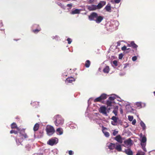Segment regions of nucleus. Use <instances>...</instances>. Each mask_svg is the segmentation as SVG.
Masks as SVG:
<instances>
[{
    "instance_id": "nucleus-1",
    "label": "nucleus",
    "mask_w": 155,
    "mask_h": 155,
    "mask_svg": "<svg viewBox=\"0 0 155 155\" xmlns=\"http://www.w3.org/2000/svg\"><path fill=\"white\" fill-rule=\"evenodd\" d=\"M17 129L18 130V131L14 130H11L10 131V133H14L15 134L19 133V137H16L15 138L16 144L18 146H19L20 145L23 146L22 143L23 141L25 139L28 138V136L25 133L24 130H20L18 129V128H17Z\"/></svg>"
},
{
    "instance_id": "nucleus-2",
    "label": "nucleus",
    "mask_w": 155,
    "mask_h": 155,
    "mask_svg": "<svg viewBox=\"0 0 155 155\" xmlns=\"http://www.w3.org/2000/svg\"><path fill=\"white\" fill-rule=\"evenodd\" d=\"M54 123L57 126L62 125L64 123V119L61 116L59 115H55L54 117Z\"/></svg>"
},
{
    "instance_id": "nucleus-3",
    "label": "nucleus",
    "mask_w": 155,
    "mask_h": 155,
    "mask_svg": "<svg viewBox=\"0 0 155 155\" xmlns=\"http://www.w3.org/2000/svg\"><path fill=\"white\" fill-rule=\"evenodd\" d=\"M99 114L98 113H94L89 117V118L91 120H93L94 122L97 124H100L101 123V120L98 116Z\"/></svg>"
},
{
    "instance_id": "nucleus-4",
    "label": "nucleus",
    "mask_w": 155,
    "mask_h": 155,
    "mask_svg": "<svg viewBox=\"0 0 155 155\" xmlns=\"http://www.w3.org/2000/svg\"><path fill=\"white\" fill-rule=\"evenodd\" d=\"M46 132L48 135L51 136L55 132L54 129L52 126H48L46 129Z\"/></svg>"
},
{
    "instance_id": "nucleus-5",
    "label": "nucleus",
    "mask_w": 155,
    "mask_h": 155,
    "mask_svg": "<svg viewBox=\"0 0 155 155\" xmlns=\"http://www.w3.org/2000/svg\"><path fill=\"white\" fill-rule=\"evenodd\" d=\"M58 142V139L56 137L52 138L49 140L47 142L48 144L53 146L54 145L56 144Z\"/></svg>"
},
{
    "instance_id": "nucleus-6",
    "label": "nucleus",
    "mask_w": 155,
    "mask_h": 155,
    "mask_svg": "<svg viewBox=\"0 0 155 155\" xmlns=\"http://www.w3.org/2000/svg\"><path fill=\"white\" fill-rule=\"evenodd\" d=\"M132 144V140L129 138L124 141V143L122 145L125 147H130Z\"/></svg>"
},
{
    "instance_id": "nucleus-7",
    "label": "nucleus",
    "mask_w": 155,
    "mask_h": 155,
    "mask_svg": "<svg viewBox=\"0 0 155 155\" xmlns=\"http://www.w3.org/2000/svg\"><path fill=\"white\" fill-rule=\"evenodd\" d=\"M97 14L95 12H93L88 16V19L90 21H95Z\"/></svg>"
},
{
    "instance_id": "nucleus-8",
    "label": "nucleus",
    "mask_w": 155,
    "mask_h": 155,
    "mask_svg": "<svg viewBox=\"0 0 155 155\" xmlns=\"http://www.w3.org/2000/svg\"><path fill=\"white\" fill-rule=\"evenodd\" d=\"M110 25L112 26V28H114V29L116 28L119 25L118 21L116 20L112 21L110 22Z\"/></svg>"
},
{
    "instance_id": "nucleus-9",
    "label": "nucleus",
    "mask_w": 155,
    "mask_h": 155,
    "mask_svg": "<svg viewBox=\"0 0 155 155\" xmlns=\"http://www.w3.org/2000/svg\"><path fill=\"white\" fill-rule=\"evenodd\" d=\"M104 18L103 16L97 14L95 21L96 23L99 24L103 20Z\"/></svg>"
},
{
    "instance_id": "nucleus-10",
    "label": "nucleus",
    "mask_w": 155,
    "mask_h": 155,
    "mask_svg": "<svg viewBox=\"0 0 155 155\" xmlns=\"http://www.w3.org/2000/svg\"><path fill=\"white\" fill-rule=\"evenodd\" d=\"M100 112L102 113L103 114L106 116H107V114L106 112V108L105 106L101 107L100 108Z\"/></svg>"
},
{
    "instance_id": "nucleus-11",
    "label": "nucleus",
    "mask_w": 155,
    "mask_h": 155,
    "mask_svg": "<svg viewBox=\"0 0 155 155\" xmlns=\"http://www.w3.org/2000/svg\"><path fill=\"white\" fill-rule=\"evenodd\" d=\"M106 2L104 1H101L96 5V7L97 9H99L101 8L104 6L105 5Z\"/></svg>"
},
{
    "instance_id": "nucleus-12",
    "label": "nucleus",
    "mask_w": 155,
    "mask_h": 155,
    "mask_svg": "<svg viewBox=\"0 0 155 155\" xmlns=\"http://www.w3.org/2000/svg\"><path fill=\"white\" fill-rule=\"evenodd\" d=\"M74 78L73 77H71L67 78L65 81V82L67 84L72 83L73 81H75Z\"/></svg>"
},
{
    "instance_id": "nucleus-13",
    "label": "nucleus",
    "mask_w": 155,
    "mask_h": 155,
    "mask_svg": "<svg viewBox=\"0 0 155 155\" xmlns=\"http://www.w3.org/2000/svg\"><path fill=\"white\" fill-rule=\"evenodd\" d=\"M81 11V9H75L74 10H72L70 14L72 15L79 14Z\"/></svg>"
},
{
    "instance_id": "nucleus-14",
    "label": "nucleus",
    "mask_w": 155,
    "mask_h": 155,
    "mask_svg": "<svg viewBox=\"0 0 155 155\" xmlns=\"http://www.w3.org/2000/svg\"><path fill=\"white\" fill-rule=\"evenodd\" d=\"M87 9L90 11H94L97 9L96 5H94L88 6Z\"/></svg>"
},
{
    "instance_id": "nucleus-15",
    "label": "nucleus",
    "mask_w": 155,
    "mask_h": 155,
    "mask_svg": "<svg viewBox=\"0 0 155 155\" xmlns=\"http://www.w3.org/2000/svg\"><path fill=\"white\" fill-rule=\"evenodd\" d=\"M114 139L119 143H122V138L120 135L117 136L115 137H114Z\"/></svg>"
},
{
    "instance_id": "nucleus-16",
    "label": "nucleus",
    "mask_w": 155,
    "mask_h": 155,
    "mask_svg": "<svg viewBox=\"0 0 155 155\" xmlns=\"http://www.w3.org/2000/svg\"><path fill=\"white\" fill-rule=\"evenodd\" d=\"M116 145V143H110L109 144L107 145V146L109 149L111 150L115 149Z\"/></svg>"
},
{
    "instance_id": "nucleus-17",
    "label": "nucleus",
    "mask_w": 155,
    "mask_h": 155,
    "mask_svg": "<svg viewBox=\"0 0 155 155\" xmlns=\"http://www.w3.org/2000/svg\"><path fill=\"white\" fill-rule=\"evenodd\" d=\"M124 152L127 155H133V151L130 149H126Z\"/></svg>"
},
{
    "instance_id": "nucleus-18",
    "label": "nucleus",
    "mask_w": 155,
    "mask_h": 155,
    "mask_svg": "<svg viewBox=\"0 0 155 155\" xmlns=\"http://www.w3.org/2000/svg\"><path fill=\"white\" fill-rule=\"evenodd\" d=\"M140 141H141V145L143 144H146L147 138L145 136H143Z\"/></svg>"
},
{
    "instance_id": "nucleus-19",
    "label": "nucleus",
    "mask_w": 155,
    "mask_h": 155,
    "mask_svg": "<svg viewBox=\"0 0 155 155\" xmlns=\"http://www.w3.org/2000/svg\"><path fill=\"white\" fill-rule=\"evenodd\" d=\"M115 149L118 151L120 152L122 151L121 146L119 144L117 143H116Z\"/></svg>"
},
{
    "instance_id": "nucleus-20",
    "label": "nucleus",
    "mask_w": 155,
    "mask_h": 155,
    "mask_svg": "<svg viewBox=\"0 0 155 155\" xmlns=\"http://www.w3.org/2000/svg\"><path fill=\"white\" fill-rule=\"evenodd\" d=\"M104 9L106 11L108 12H111V8L110 4H108L105 7Z\"/></svg>"
},
{
    "instance_id": "nucleus-21",
    "label": "nucleus",
    "mask_w": 155,
    "mask_h": 155,
    "mask_svg": "<svg viewBox=\"0 0 155 155\" xmlns=\"http://www.w3.org/2000/svg\"><path fill=\"white\" fill-rule=\"evenodd\" d=\"M140 126L142 127V129L143 130L145 131L146 129V126L145 124L142 120H141L140 123Z\"/></svg>"
},
{
    "instance_id": "nucleus-22",
    "label": "nucleus",
    "mask_w": 155,
    "mask_h": 155,
    "mask_svg": "<svg viewBox=\"0 0 155 155\" xmlns=\"http://www.w3.org/2000/svg\"><path fill=\"white\" fill-rule=\"evenodd\" d=\"M130 44L131 46L133 48H136L137 49V48L138 47V46L134 43V41H131Z\"/></svg>"
},
{
    "instance_id": "nucleus-23",
    "label": "nucleus",
    "mask_w": 155,
    "mask_h": 155,
    "mask_svg": "<svg viewBox=\"0 0 155 155\" xmlns=\"http://www.w3.org/2000/svg\"><path fill=\"white\" fill-rule=\"evenodd\" d=\"M110 70L108 66H106L103 69V71L105 73H108Z\"/></svg>"
},
{
    "instance_id": "nucleus-24",
    "label": "nucleus",
    "mask_w": 155,
    "mask_h": 155,
    "mask_svg": "<svg viewBox=\"0 0 155 155\" xmlns=\"http://www.w3.org/2000/svg\"><path fill=\"white\" fill-rule=\"evenodd\" d=\"M116 97H118V96L113 94L112 95V96L109 97V99L110 101H113L116 98Z\"/></svg>"
},
{
    "instance_id": "nucleus-25",
    "label": "nucleus",
    "mask_w": 155,
    "mask_h": 155,
    "mask_svg": "<svg viewBox=\"0 0 155 155\" xmlns=\"http://www.w3.org/2000/svg\"><path fill=\"white\" fill-rule=\"evenodd\" d=\"M107 29L109 30V31H110L111 30H112L114 29V28H112V26L111 25H110V23H108L107 24Z\"/></svg>"
},
{
    "instance_id": "nucleus-26",
    "label": "nucleus",
    "mask_w": 155,
    "mask_h": 155,
    "mask_svg": "<svg viewBox=\"0 0 155 155\" xmlns=\"http://www.w3.org/2000/svg\"><path fill=\"white\" fill-rule=\"evenodd\" d=\"M56 132L57 134L61 135L63 134V132L62 130H61L60 128L57 129Z\"/></svg>"
},
{
    "instance_id": "nucleus-27",
    "label": "nucleus",
    "mask_w": 155,
    "mask_h": 155,
    "mask_svg": "<svg viewBox=\"0 0 155 155\" xmlns=\"http://www.w3.org/2000/svg\"><path fill=\"white\" fill-rule=\"evenodd\" d=\"M39 124L38 123H36L34 125V128H33V130L34 131H37L39 128Z\"/></svg>"
},
{
    "instance_id": "nucleus-28",
    "label": "nucleus",
    "mask_w": 155,
    "mask_h": 155,
    "mask_svg": "<svg viewBox=\"0 0 155 155\" xmlns=\"http://www.w3.org/2000/svg\"><path fill=\"white\" fill-rule=\"evenodd\" d=\"M91 64V62L89 60H87L85 63V66L86 68H88L89 67Z\"/></svg>"
},
{
    "instance_id": "nucleus-29",
    "label": "nucleus",
    "mask_w": 155,
    "mask_h": 155,
    "mask_svg": "<svg viewBox=\"0 0 155 155\" xmlns=\"http://www.w3.org/2000/svg\"><path fill=\"white\" fill-rule=\"evenodd\" d=\"M25 150L28 151H30L31 149V146L29 144H27L25 146Z\"/></svg>"
},
{
    "instance_id": "nucleus-30",
    "label": "nucleus",
    "mask_w": 155,
    "mask_h": 155,
    "mask_svg": "<svg viewBox=\"0 0 155 155\" xmlns=\"http://www.w3.org/2000/svg\"><path fill=\"white\" fill-rule=\"evenodd\" d=\"M136 155H145V153L141 150H138Z\"/></svg>"
},
{
    "instance_id": "nucleus-31",
    "label": "nucleus",
    "mask_w": 155,
    "mask_h": 155,
    "mask_svg": "<svg viewBox=\"0 0 155 155\" xmlns=\"http://www.w3.org/2000/svg\"><path fill=\"white\" fill-rule=\"evenodd\" d=\"M100 97H101V100H104L106 99L107 97V95L106 94H102L100 96Z\"/></svg>"
},
{
    "instance_id": "nucleus-32",
    "label": "nucleus",
    "mask_w": 155,
    "mask_h": 155,
    "mask_svg": "<svg viewBox=\"0 0 155 155\" xmlns=\"http://www.w3.org/2000/svg\"><path fill=\"white\" fill-rule=\"evenodd\" d=\"M11 127L13 129L15 128H17V125L15 123H12L11 125Z\"/></svg>"
},
{
    "instance_id": "nucleus-33",
    "label": "nucleus",
    "mask_w": 155,
    "mask_h": 155,
    "mask_svg": "<svg viewBox=\"0 0 155 155\" xmlns=\"http://www.w3.org/2000/svg\"><path fill=\"white\" fill-rule=\"evenodd\" d=\"M136 105L137 107H139V108H140L142 107V104L141 102H137L136 103Z\"/></svg>"
},
{
    "instance_id": "nucleus-34",
    "label": "nucleus",
    "mask_w": 155,
    "mask_h": 155,
    "mask_svg": "<svg viewBox=\"0 0 155 155\" xmlns=\"http://www.w3.org/2000/svg\"><path fill=\"white\" fill-rule=\"evenodd\" d=\"M118 118L115 116H113L111 118V119L113 120V121L115 122H117V120Z\"/></svg>"
},
{
    "instance_id": "nucleus-35",
    "label": "nucleus",
    "mask_w": 155,
    "mask_h": 155,
    "mask_svg": "<svg viewBox=\"0 0 155 155\" xmlns=\"http://www.w3.org/2000/svg\"><path fill=\"white\" fill-rule=\"evenodd\" d=\"M104 135L106 137H108L110 136V134L109 132L107 131H103Z\"/></svg>"
},
{
    "instance_id": "nucleus-36",
    "label": "nucleus",
    "mask_w": 155,
    "mask_h": 155,
    "mask_svg": "<svg viewBox=\"0 0 155 155\" xmlns=\"http://www.w3.org/2000/svg\"><path fill=\"white\" fill-rule=\"evenodd\" d=\"M106 104L108 106H111L112 102L110 100H107Z\"/></svg>"
},
{
    "instance_id": "nucleus-37",
    "label": "nucleus",
    "mask_w": 155,
    "mask_h": 155,
    "mask_svg": "<svg viewBox=\"0 0 155 155\" xmlns=\"http://www.w3.org/2000/svg\"><path fill=\"white\" fill-rule=\"evenodd\" d=\"M101 100H102L101 99V97L100 96L95 99L94 100V101L95 102L100 101Z\"/></svg>"
},
{
    "instance_id": "nucleus-38",
    "label": "nucleus",
    "mask_w": 155,
    "mask_h": 155,
    "mask_svg": "<svg viewBox=\"0 0 155 155\" xmlns=\"http://www.w3.org/2000/svg\"><path fill=\"white\" fill-rule=\"evenodd\" d=\"M88 107H87V109L86 111L85 112V115L86 116H87L88 115V107H89V105H90L89 100H88Z\"/></svg>"
},
{
    "instance_id": "nucleus-39",
    "label": "nucleus",
    "mask_w": 155,
    "mask_h": 155,
    "mask_svg": "<svg viewBox=\"0 0 155 155\" xmlns=\"http://www.w3.org/2000/svg\"><path fill=\"white\" fill-rule=\"evenodd\" d=\"M141 145V146L142 148L143 149V150L144 151L146 152L147 151V150H146V148H145V146H146V144H143L142 145Z\"/></svg>"
},
{
    "instance_id": "nucleus-40",
    "label": "nucleus",
    "mask_w": 155,
    "mask_h": 155,
    "mask_svg": "<svg viewBox=\"0 0 155 155\" xmlns=\"http://www.w3.org/2000/svg\"><path fill=\"white\" fill-rule=\"evenodd\" d=\"M53 39H55L56 40L58 41V40L59 38L58 36L56 35L55 36H53L52 37Z\"/></svg>"
},
{
    "instance_id": "nucleus-41",
    "label": "nucleus",
    "mask_w": 155,
    "mask_h": 155,
    "mask_svg": "<svg viewBox=\"0 0 155 155\" xmlns=\"http://www.w3.org/2000/svg\"><path fill=\"white\" fill-rule=\"evenodd\" d=\"M120 1L121 0H114V1H111V2H114V3H115L118 4L119 2H120Z\"/></svg>"
},
{
    "instance_id": "nucleus-42",
    "label": "nucleus",
    "mask_w": 155,
    "mask_h": 155,
    "mask_svg": "<svg viewBox=\"0 0 155 155\" xmlns=\"http://www.w3.org/2000/svg\"><path fill=\"white\" fill-rule=\"evenodd\" d=\"M113 64L114 65L115 67H117L118 66L117 62L116 60H114L113 61Z\"/></svg>"
},
{
    "instance_id": "nucleus-43",
    "label": "nucleus",
    "mask_w": 155,
    "mask_h": 155,
    "mask_svg": "<svg viewBox=\"0 0 155 155\" xmlns=\"http://www.w3.org/2000/svg\"><path fill=\"white\" fill-rule=\"evenodd\" d=\"M128 120L129 121H131L133 120V117L132 116L129 115L128 116Z\"/></svg>"
},
{
    "instance_id": "nucleus-44",
    "label": "nucleus",
    "mask_w": 155,
    "mask_h": 155,
    "mask_svg": "<svg viewBox=\"0 0 155 155\" xmlns=\"http://www.w3.org/2000/svg\"><path fill=\"white\" fill-rule=\"evenodd\" d=\"M31 104H32V105L33 106H35V107H37V106H35V104H37L38 105H38H39V102H37L36 101L34 102H33V103L32 102H31Z\"/></svg>"
},
{
    "instance_id": "nucleus-45",
    "label": "nucleus",
    "mask_w": 155,
    "mask_h": 155,
    "mask_svg": "<svg viewBox=\"0 0 155 155\" xmlns=\"http://www.w3.org/2000/svg\"><path fill=\"white\" fill-rule=\"evenodd\" d=\"M67 40L68 41V44H70L72 41V39L69 38H68Z\"/></svg>"
},
{
    "instance_id": "nucleus-46",
    "label": "nucleus",
    "mask_w": 155,
    "mask_h": 155,
    "mask_svg": "<svg viewBox=\"0 0 155 155\" xmlns=\"http://www.w3.org/2000/svg\"><path fill=\"white\" fill-rule=\"evenodd\" d=\"M118 133V131H117L114 130L112 133V134L113 136H115Z\"/></svg>"
},
{
    "instance_id": "nucleus-47",
    "label": "nucleus",
    "mask_w": 155,
    "mask_h": 155,
    "mask_svg": "<svg viewBox=\"0 0 155 155\" xmlns=\"http://www.w3.org/2000/svg\"><path fill=\"white\" fill-rule=\"evenodd\" d=\"M40 29H35V30H33V32L35 33H37L38 31H40Z\"/></svg>"
},
{
    "instance_id": "nucleus-48",
    "label": "nucleus",
    "mask_w": 155,
    "mask_h": 155,
    "mask_svg": "<svg viewBox=\"0 0 155 155\" xmlns=\"http://www.w3.org/2000/svg\"><path fill=\"white\" fill-rule=\"evenodd\" d=\"M123 56V54L122 53H121L119 54V59H121Z\"/></svg>"
},
{
    "instance_id": "nucleus-49",
    "label": "nucleus",
    "mask_w": 155,
    "mask_h": 155,
    "mask_svg": "<svg viewBox=\"0 0 155 155\" xmlns=\"http://www.w3.org/2000/svg\"><path fill=\"white\" fill-rule=\"evenodd\" d=\"M137 59V57L136 56H134L132 58V60L133 61H135Z\"/></svg>"
},
{
    "instance_id": "nucleus-50",
    "label": "nucleus",
    "mask_w": 155,
    "mask_h": 155,
    "mask_svg": "<svg viewBox=\"0 0 155 155\" xmlns=\"http://www.w3.org/2000/svg\"><path fill=\"white\" fill-rule=\"evenodd\" d=\"M88 3L89 4H92L93 3L94 0H87Z\"/></svg>"
},
{
    "instance_id": "nucleus-51",
    "label": "nucleus",
    "mask_w": 155,
    "mask_h": 155,
    "mask_svg": "<svg viewBox=\"0 0 155 155\" xmlns=\"http://www.w3.org/2000/svg\"><path fill=\"white\" fill-rule=\"evenodd\" d=\"M68 153L70 155H73L74 152L70 150L68 151Z\"/></svg>"
},
{
    "instance_id": "nucleus-52",
    "label": "nucleus",
    "mask_w": 155,
    "mask_h": 155,
    "mask_svg": "<svg viewBox=\"0 0 155 155\" xmlns=\"http://www.w3.org/2000/svg\"><path fill=\"white\" fill-rule=\"evenodd\" d=\"M121 50L122 51H125L127 50V47L125 46H124L123 47L121 48Z\"/></svg>"
},
{
    "instance_id": "nucleus-53",
    "label": "nucleus",
    "mask_w": 155,
    "mask_h": 155,
    "mask_svg": "<svg viewBox=\"0 0 155 155\" xmlns=\"http://www.w3.org/2000/svg\"><path fill=\"white\" fill-rule=\"evenodd\" d=\"M113 113L114 114L115 116L117 115V110H114L113 111Z\"/></svg>"
},
{
    "instance_id": "nucleus-54",
    "label": "nucleus",
    "mask_w": 155,
    "mask_h": 155,
    "mask_svg": "<svg viewBox=\"0 0 155 155\" xmlns=\"http://www.w3.org/2000/svg\"><path fill=\"white\" fill-rule=\"evenodd\" d=\"M73 124L70 125V127L71 128H72V129H73L74 128H75L76 127V125H74V126H73Z\"/></svg>"
},
{
    "instance_id": "nucleus-55",
    "label": "nucleus",
    "mask_w": 155,
    "mask_h": 155,
    "mask_svg": "<svg viewBox=\"0 0 155 155\" xmlns=\"http://www.w3.org/2000/svg\"><path fill=\"white\" fill-rule=\"evenodd\" d=\"M39 133L40 134V135L39 136H38V137H41V136H42V134L43 133V131H42V130H41L40 132H39Z\"/></svg>"
},
{
    "instance_id": "nucleus-56",
    "label": "nucleus",
    "mask_w": 155,
    "mask_h": 155,
    "mask_svg": "<svg viewBox=\"0 0 155 155\" xmlns=\"http://www.w3.org/2000/svg\"><path fill=\"white\" fill-rule=\"evenodd\" d=\"M111 124L114 126H116L117 125V122H115L114 121H112L111 122Z\"/></svg>"
},
{
    "instance_id": "nucleus-57",
    "label": "nucleus",
    "mask_w": 155,
    "mask_h": 155,
    "mask_svg": "<svg viewBox=\"0 0 155 155\" xmlns=\"http://www.w3.org/2000/svg\"><path fill=\"white\" fill-rule=\"evenodd\" d=\"M67 7L69 8H71L72 6V4H68L67 5Z\"/></svg>"
},
{
    "instance_id": "nucleus-58",
    "label": "nucleus",
    "mask_w": 155,
    "mask_h": 155,
    "mask_svg": "<svg viewBox=\"0 0 155 155\" xmlns=\"http://www.w3.org/2000/svg\"><path fill=\"white\" fill-rule=\"evenodd\" d=\"M136 122V120L135 119H134L133 120L132 124L133 125H134L135 124Z\"/></svg>"
},
{
    "instance_id": "nucleus-59",
    "label": "nucleus",
    "mask_w": 155,
    "mask_h": 155,
    "mask_svg": "<svg viewBox=\"0 0 155 155\" xmlns=\"http://www.w3.org/2000/svg\"><path fill=\"white\" fill-rule=\"evenodd\" d=\"M116 98H118V99H117V100L121 102L122 101V99H121V98L120 97H119L118 96V97H116Z\"/></svg>"
},
{
    "instance_id": "nucleus-60",
    "label": "nucleus",
    "mask_w": 155,
    "mask_h": 155,
    "mask_svg": "<svg viewBox=\"0 0 155 155\" xmlns=\"http://www.w3.org/2000/svg\"><path fill=\"white\" fill-rule=\"evenodd\" d=\"M125 74V73L124 72H123V73L120 72L119 74V75L120 76H122L124 75Z\"/></svg>"
},
{
    "instance_id": "nucleus-61",
    "label": "nucleus",
    "mask_w": 155,
    "mask_h": 155,
    "mask_svg": "<svg viewBox=\"0 0 155 155\" xmlns=\"http://www.w3.org/2000/svg\"><path fill=\"white\" fill-rule=\"evenodd\" d=\"M58 5L59 6H61L62 8H64V5H63L61 3H59L58 4Z\"/></svg>"
},
{
    "instance_id": "nucleus-62",
    "label": "nucleus",
    "mask_w": 155,
    "mask_h": 155,
    "mask_svg": "<svg viewBox=\"0 0 155 155\" xmlns=\"http://www.w3.org/2000/svg\"><path fill=\"white\" fill-rule=\"evenodd\" d=\"M143 136H143V134L142 133H141L140 135V137L141 138H142Z\"/></svg>"
},
{
    "instance_id": "nucleus-63",
    "label": "nucleus",
    "mask_w": 155,
    "mask_h": 155,
    "mask_svg": "<svg viewBox=\"0 0 155 155\" xmlns=\"http://www.w3.org/2000/svg\"><path fill=\"white\" fill-rule=\"evenodd\" d=\"M3 25L2 23V21H0V26H2Z\"/></svg>"
},
{
    "instance_id": "nucleus-64",
    "label": "nucleus",
    "mask_w": 155,
    "mask_h": 155,
    "mask_svg": "<svg viewBox=\"0 0 155 155\" xmlns=\"http://www.w3.org/2000/svg\"><path fill=\"white\" fill-rule=\"evenodd\" d=\"M120 113L121 114H122L123 113V110L122 109H120Z\"/></svg>"
}]
</instances>
